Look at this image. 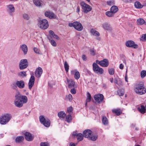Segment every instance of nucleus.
<instances>
[{
  "label": "nucleus",
  "instance_id": "f257e3e1",
  "mask_svg": "<svg viewBox=\"0 0 146 146\" xmlns=\"http://www.w3.org/2000/svg\"><path fill=\"white\" fill-rule=\"evenodd\" d=\"M27 101V98L26 96L22 95L19 92H18L15 95L14 104L16 106L21 108L23 106V104L26 103Z\"/></svg>",
  "mask_w": 146,
  "mask_h": 146
},
{
  "label": "nucleus",
  "instance_id": "f03ea898",
  "mask_svg": "<svg viewBox=\"0 0 146 146\" xmlns=\"http://www.w3.org/2000/svg\"><path fill=\"white\" fill-rule=\"evenodd\" d=\"M135 88V92L138 94L142 95L146 92V88L144 87L143 83L142 82L137 83Z\"/></svg>",
  "mask_w": 146,
  "mask_h": 146
},
{
  "label": "nucleus",
  "instance_id": "7ed1b4c3",
  "mask_svg": "<svg viewBox=\"0 0 146 146\" xmlns=\"http://www.w3.org/2000/svg\"><path fill=\"white\" fill-rule=\"evenodd\" d=\"M11 115L9 113H5L0 116V124L5 125L7 124L12 118Z\"/></svg>",
  "mask_w": 146,
  "mask_h": 146
},
{
  "label": "nucleus",
  "instance_id": "20e7f679",
  "mask_svg": "<svg viewBox=\"0 0 146 146\" xmlns=\"http://www.w3.org/2000/svg\"><path fill=\"white\" fill-rule=\"evenodd\" d=\"M38 25L40 28L43 29H47L48 27L47 20L46 19H43L39 20Z\"/></svg>",
  "mask_w": 146,
  "mask_h": 146
},
{
  "label": "nucleus",
  "instance_id": "39448f33",
  "mask_svg": "<svg viewBox=\"0 0 146 146\" xmlns=\"http://www.w3.org/2000/svg\"><path fill=\"white\" fill-rule=\"evenodd\" d=\"M92 66L93 70L96 73L101 74L104 73L103 69L100 67L96 63H94L92 64Z\"/></svg>",
  "mask_w": 146,
  "mask_h": 146
},
{
  "label": "nucleus",
  "instance_id": "423d86ee",
  "mask_svg": "<svg viewBox=\"0 0 146 146\" xmlns=\"http://www.w3.org/2000/svg\"><path fill=\"white\" fill-rule=\"evenodd\" d=\"M80 5L82 6L84 13H87L91 11L92 8L89 5L86 4L84 1H82L80 3Z\"/></svg>",
  "mask_w": 146,
  "mask_h": 146
},
{
  "label": "nucleus",
  "instance_id": "0eeeda50",
  "mask_svg": "<svg viewBox=\"0 0 146 146\" xmlns=\"http://www.w3.org/2000/svg\"><path fill=\"white\" fill-rule=\"evenodd\" d=\"M39 120L40 122L44 126L48 127L50 125V121L48 119H45L43 116H40L39 117Z\"/></svg>",
  "mask_w": 146,
  "mask_h": 146
},
{
  "label": "nucleus",
  "instance_id": "6e6552de",
  "mask_svg": "<svg viewBox=\"0 0 146 146\" xmlns=\"http://www.w3.org/2000/svg\"><path fill=\"white\" fill-rule=\"evenodd\" d=\"M28 65L27 60L26 59H22L21 60L19 63V69L20 70H23L26 68Z\"/></svg>",
  "mask_w": 146,
  "mask_h": 146
},
{
  "label": "nucleus",
  "instance_id": "1a4fd4ad",
  "mask_svg": "<svg viewBox=\"0 0 146 146\" xmlns=\"http://www.w3.org/2000/svg\"><path fill=\"white\" fill-rule=\"evenodd\" d=\"M94 98L96 102L99 103H101L103 100L104 96L102 94L95 95L94 96Z\"/></svg>",
  "mask_w": 146,
  "mask_h": 146
},
{
  "label": "nucleus",
  "instance_id": "9d476101",
  "mask_svg": "<svg viewBox=\"0 0 146 146\" xmlns=\"http://www.w3.org/2000/svg\"><path fill=\"white\" fill-rule=\"evenodd\" d=\"M67 82L66 84H68V88H71L75 87V82L74 81L71 79H68L66 78Z\"/></svg>",
  "mask_w": 146,
  "mask_h": 146
},
{
  "label": "nucleus",
  "instance_id": "9b49d317",
  "mask_svg": "<svg viewBox=\"0 0 146 146\" xmlns=\"http://www.w3.org/2000/svg\"><path fill=\"white\" fill-rule=\"evenodd\" d=\"M126 46L128 47H133L135 48H138V45L135 44L134 42L132 40H129L125 43Z\"/></svg>",
  "mask_w": 146,
  "mask_h": 146
},
{
  "label": "nucleus",
  "instance_id": "f8f14e48",
  "mask_svg": "<svg viewBox=\"0 0 146 146\" xmlns=\"http://www.w3.org/2000/svg\"><path fill=\"white\" fill-rule=\"evenodd\" d=\"M74 28L77 30L80 31L83 29V27L81 24L78 21L74 22Z\"/></svg>",
  "mask_w": 146,
  "mask_h": 146
},
{
  "label": "nucleus",
  "instance_id": "ddd939ff",
  "mask_svg": "<svg viewBox=\"0 0 146 146\" xmlns=\"http://www.w3.org/2000/svg\"><path fill=\"white\" fill-rule=\"evenodd\" d=\"M45 15L50 19H54L56 18V15L54 13L50 11H47L45 12Z\"/></svg>",
  "mask_w": 146,
  "mask_h": 146
},
{
  "label": "nucleus",
  "instance_id": "4468645a",
  "mask_svg": "<svg viewBox=\"0 0 146 146\" xmlns=\"http://www.w3.org/2000/svg\"><path fill=\"white\" fill-rule=\"evenodd\" d=\"M42 72V70L40 67H38L37 69H36L35 74V76L38 78H39Z\"/></svg>",
  "mask_w": 146,
  "mask_h": 146
},
{
  "label": "nucleus",
  "instance_id": "2eb2a0df",
  "mask_svg": "<svg viewBox=\"0 0 146 146\" xmlns=\"http://www.w3.org/2000/svg\"><path fill=\"white\" fill-rule=\"evenodd\" d=\"M35 80V77L34 76H31L29 79V88L31 89L34 84Z\"/></svg>",
  "mask_w": 146,
  "mask_h": 146
},
{
  "label": "nucleus",
  "instance_id": "dca6fc26",
  "mask_svg": "<svg viewBox=\"0 0 146 146\" xmlns=\"http://www.w3.org/2000/svg\"><path fill=\"white\" fill-rule=\"evenodd\" d=\"M24 135L25 138L27 140L31 141L33 139V137L30 133L26 132L25 133Z\"/></svg>",
  "mask_w": 146,
  "mask_h": 146
},
{
  "label": "nucleus",
  "instance_id": "f3484780",
  "mask_svg": "<svg viewBox=\"0 0 146 146\" xmlns=\"http://www.w3.org/2000/svg\"><path fill=\"white\" fill-rule=\"evenodd\" d=\"M15 84L18 87L21 89L23 88L25 86V82L23 80L17 81Z\"/></svg>",
  "mask_w": 146,
  "mask_h": 146
},
{
  "label": "nucleus",
  "instance_id": "a211bd4d",
  "mask_svg": "<svg viewBox=\"0 0 146 146\" xmlns=\"http://www.w3.org/2000/svg\"><path fill=\"white\" fill-rule=\"evenodd\" d=\"M92 131L90 129H86L83 132V135L85 137L88 138L92 134Z\"/></svg>",
  "mask_w": 146,
  "mask_h": 146
},
{
  "label": "nucleus",
  "instance_id": "6ab92c4d",
  "mask_svg": "<svg viewBox=\"0 0 146 146\" xmlns=\"http://www.w3.org/2000/svg\"><path fill=\"white\" fill-rule=\"evenodd\" d=\"M109 65V61L107 59H104L103 60H101L100 66L103 67H107Z\"/></svg>",
  "mask_w": 146,
  "mask_h": 146
},
{
  "label": "nucleus",
  "instance_id": "aec40b11",
  "mask_svg": "<svg viewBox=\"0 0 146 146\" xmlns=\"http://www.w3.org/2000/svg\"><path fill=\"white\" fill-rule=\"evenodd\" d=\"M20 48L22 50L23 52L24 55L26 54L27 53L28 51V48L27 46L25 44L21 45L20 46Z\"/></svg>",
  "mask_w": 146,
  "mask_h": 146
},
{
  "label": "nucleus",
  "instance_id": "412c9836",
  "mask_svg": "<svg viewBox=\"0 0 146 146\" xmlns=\"http://www.w3.org/2000/svg\"><path fill=\"white\" fill-rule=\"evenodd\" d=\"M8 8V11L9 14L11 15L12 13H13L15 11V8L12 5H9L7 6Z\"/></svg>",
  "mask_w": 146,
  "mask_h": 146
},
{
  "label": "nucleus",
  "instance_id": "4be33fe9",
  "mask_svg": "<svg viewBox=\"0 0 146 146\" xmlns=\"http://www.w3.org/2000/svg\"><path fill=\"white\" fill-rule=\"evenodd\" d=\"M74 77L75 78L76 80L78 79L80 77V74L79 72L78 71H76L75 72L74 70L72 71L71 72V74H74Z\"/></svg>",
  "mask_w": 146,
  "mask_h": 146
},
{
  "label": "nucleus",
  "instance_id": "5701e85b",
  "mask_svg": "<svg viewBox=\"0 0 146 146\" xmlns=\"http://www.w3.org/2000/svg\"><path fill=\"white\" fill-rule=\"evenodd\" d=\"M102 27L106 30H110L111 29L110 25L107 23H105L103 24Z\"/></svg>",
  "mask_w": 146,
  "mask_h": 146
},
{
  "label": "nucleus",
  "instance_id": "b1692460",
  "mask_svg": "<svg viewBox=\"0 0 146 146\" xmlns=\"http://www.w3.org/2000/svg\"><path fill=\"white\" fill-rule=\"evenodd\" d=\"M137 22L138 25H141L144 23L146 25V22H145L144 20L142 18L138 19L137 20Z\"/></svg>",
  "mask_w": 146,
  "mask_h": 146
},
{
  "label": "nucleus",
  "instance_id": "393cba45",
  "mask_svg": "<svg viewBox=\"0 0 146 146\" xmlns=\"http://www.w3.org/2000/svg\"><path fill=\"white\" fill-rule=\"evenodd\" d=\"M90 33L93 35L98 36L100 35L99 33L94 29H92L90 31Z\"/></svg>",
  "mask_w": 146,
  "mask_h": 146
},
{
  "label": "nucleus",
  "instance_id": "a878e982",
  "mask_svg": "<svg viewBox=\"0 0 146 146\" xmlns=\"http://www.w3.org/2000/svg\"><path fill=\"white\" fill-rule=\"evenodd\" d=\"M134 6L135 8L140 9L143 7V5H142L141 3L139 2H136L134 3Z\"/></svg>",
  "mask_w": 146,
  "mask_h": 146
},
{
  "label": "nucleus",
  "instance_id": "bb28decb",
  "mask_svg": "<svg viewBox=\"0 0 146 146\" xmlns=\"http://www.w3.org/2000/svg\"><path fill=\"white\" fill-rule=\"evenodd\" d=\"M113 113H115L117 115H119L122 113V111L120 109H114L112 110Z\"/></svg>",
  "mask_w": 146,
  "mask_h": 146
},
{
  "label": "nucleus",
  "instance_id": "cd10ccee",
  "mask_svg": "<svg viewBox=\"0 0 146 146\" xmlns=\"http://www.w3.org/2000/svg\"><path fill=\"white\" fill-rule=\"evenodd\" d=\"M118 10L117 7L115 6H112L110 9V11L113 14L117 12Z\"/></svg>",
  "mask_w": 146,
  "mask_h": 146
},
{
  "label": "nucleus",
  "instance_id": "c85d7f7f",
  "mask_svg": "<svg viewBox=\"0 0 146 146\" xmlns=\"http://www.w3.org/2000/svg\"><path fill=\"white\" fill-rule=\"evenodd\" d=\"M58 116L60 118H64L66 116V114L64 111H61L58 113Z\"/></svg>",
  "mask_w": 146,
  "mask_h": 146
},
{
  "label": "nucleus",
  "instance_id": "c756f323",
  "mask_svg": "<svg viewBox=\"0 0 146 146\" xmlns=\"http://www.w3.org/2000/svg\"><path fill=\"white\" fill-rule=\"evenodd\" d=\"M83 135L82 133H78L76 137L78 141L79 142L82 141L83 139Z\"/></svg>",
  "mask_w": 146,
  "mask_h": 146
},
{
  "label": "nucleus",
  "instance_id": "7c9ffc66",
  "mask_svg": "<svg viewBox=\"0 0 146 146\" xmlns=\"http://www.w3.org/2000/svg\"><path fill=\"white\" fill-rule=\"evenodd\" d=\"M34 4L37 6H40L42 4V1L40 0H33Z\"/></svg>",
  "mask_w": 146,
  "mask_h": 146
},
{
  "label": "nucleus",
  "instance_id": "2f4dec72",
  "mask_svg": "<svg viewBox=\"0 0 146 146\" xmlns=\"http://www.w3.org/2000/svg\"><path fill=\"white\" fill-rule=\"evenodd\" d=\"M24 139V137L22 136H18L15 139L16 143H20Z\"/></svg>",
  "mask_w": 146,
  "mask_h": 146
},
{
  "label": "nucleus",
  "instance_id": "473e14b6",
  "mask_svg": "<svg viewBox=\"0 0 146 146\" xmlns=\"http://www.w3.org/2000/svg\"><path fill=\"white\" fill-rule=\"evenodd\" d=\"M138 109L142 113L144 114L145 113V109L143 106H141L140 107L138 108Z\"/></svg>",
  "mask_w": 146,
  "mask_h": 146
},
{
  "label": "nucleus",
  "instance_id": "72a5a7b5",
  "mask_svg": "<svg viewBox=\"0 0 146 146\" xmlns=\"http://www.w3.org/2000/svg\"><path fill=\"white\" fill-rule=\"evenodd\" d=\"M18 74L19 76L23 78L26 77L27 76L26 72L25 71L19 72L18 73Z\"/></svg>",
  "mask_w": 146,
  "mask_h": 146
},
{
  "label": "nucleus",
  "instance_id": "f704fd0d",
  "mask_svg": "<svg viewBox=\"0 0 146 146\" xmlns=\"http://www.w3.org/2000/svg\"><path fill=\"white\" fill-rule=\"evenodd\" d=\"M102 121L103 124L104 125H107L108 123V121L107 118L105 116L102 117Z\"/></svg>",
  "mask_w": 146,
  "mask_h": 146
},
{
  "label": "nucleus",
  "instance_id": "c9c22d12",
  "mask_svg": "<svg viewBox=\"0 0 146 146\" xmlns=\"http://www.w3.org/2000/svg\"><path fill=\"white\" fill-rule=\"evenodd\" d=\"M64 66L66 72H68L69 69V66L66 61L65 62L64 64Z\"/></svg>",
  "mask_w": 146,
  "mask_h": 146
},
{
  "label": "nucleus",
  "instance_id": "e433bc0d",
  "mask_svg": "<svg viewBox=\"0 0 146 146\" xmlns=\"http://www.w3.org/2000/svg\"><path fill=\"white\" fill-rule=\"evenodd\" d=\"M114 83L115 84H117L119 86L121 85L122 82L120 80H118L116 78H115L114 79Z\"/></svg>",
  "mask_w": 146,
  "mask_h": 146
},
{
  "label": "nucleus",
  "instance_id": "4c0bfd02",
  "mask_svg": "<svg viewBox=\"0 0 146 146\" xmlns=\"http://www.w3.org/2000/svg\"><path fill=\"white\" fill-rule=\"evenodd\" d=\"M117 94L119 96H123L124 94V90L123 89L119 90L117 92Z\"/></svg>",
  "mask_w": 146,
  "mask_h": 146
},
{
  "label": "nucleus",
  "instance_id": "58836bf2",
  "mask_svg": "<svg viewBox=\"0 0 146 146\" xmlns=\"http://www.w3.org/2000/svg\"><path fill=\"white\" fill-rule=\"evenodd\" d=\"M106 15L109 17H111L113 16L114 14L111 11H108L106 13Z\"/></svg>",
  "mask_w": 146,
  "mask_h": 146
},
{
  "label": "nucleus",
  "instance_id": "ea45409f",
  "mask_svg": "<svg viewBox=\"0 0 146 146\" xmlns=\"http://www.w3.org/2000/svg\"><path fill=\"white\" fill-rule=\"evenodd\" d=\"M23 17L25 19L28 20L30 19V16L27 14L24 13L23 14Z\"/></svg>",
  "mask_w": 146,
  "mask_h": 146
},
{
  "label": "nucleus",
  "instance_id": "a19ab883",
  "mask_svg": "<svg viewBox=\"0 0 146 146\" xmlns=\"http://www.w3.org/2000/svg\"><path fill=\"white\" fill-rule=\"evenodd\" d=\"M87 98L86 100V102H89L91 100V95L89 92H87Z\"/></svg>",
  "mask_w": 146,
  "mask_h": 146
},
{
  "label": "nucleus",
  "instance_id": "79ce46f5",
  "mask_svg": "<svg viewBox=\"0 0 146 146\" xmlns=\"http://www.w3.org/2000/svg\"><path fill=\"white\" fill-rule=\"evenodd\" d=\"M48 38L49 40L50 41V42L51 44L53 46L55 47L56 46V43L55 41L53 40L50 39L49 37H48Z\"/></svg>",
  "mask_w": 146,
  "mask_h": 146
},
{
  "label": "nucleus",
  "instance_id": "37998d69",
  "mask_svg": "<svg viewBox=\"0 0 146 146\" xmlns=\"http://www.w3.org/2000/svg\"><path fill=\"white\" fill-rule=\"evenodd\" d=\"M97 136L96 135H92L89 137V139L92 141H95L97 139Z\"/></svg>",
  "mask_w": 146,
  "mask_h": 146
},
{
  "label": "nucleus",
  "instance_id": "c03bdc74",
  "mask_svg": "<svg viewBox=\"0 0 146 146\" xmlns=\"http://www.w3.org/2000/svg\"><path fill=\"white\" fill-rule=\"evenodd\" d=\"M72 120V116L70 114H68L66 118V121L68 122H71Z\"/></svg>",
  "mask_w": 146,
  "mask_h": 146
},
{
  "label": "nucleus",
  "instance_id": "a18cd8bd",
  "mask_svg": "<svg viewBox=\"0 0 146 146\" xmlns=\"http://www.w3.org/2000/svg\"><path fill=\"white\" fill-rule=\"evenodd\" d=\"M107 4L108 5L111 6L115 4V2L113 0H111L107 1Z\"/></svg>",
  "mask_w": 146,
  "mask_h": 146
},
{
  "label": "nucleus",
  "instance_id": "49530a36",
  "mask_svg": "<svg viewBox=\"0 0 146 146\" xmlns=\"http://www.w3.org/2000/svg\"><path fill=\"white\" fill-rule=\"evenodd\" d=\"M146 76V71L143 70L142 71L141 73V78H143Z\"/></svg>",
  "mask_w": 146,
  "mask_h": 146
},
{
  "label": "nucleus",
  "instance_id": "de8ad7c7",
  "mask_svg": "<svg viewBox=\"0 0 146 146\" xmlns=\"http://www.w3.org/2000/svg\"><path fill=\"white\" fill-rule=\"evenodd\" d=\"M108 72L110 75H113L114 74V70L113 68H110L108 69Z\"/></svg>",
  "mask_w": 146,
  "mask_h": 146
},
{
  "label": "nucleus",
  "instance_id": "09e8293b",
  "mask_svg": "<svg viewBox=\"0 0 146 146\" xmlns=\"http://www.w3.org/2000/svg\"><path fill=\"white\" fill-rule=\"evenodd\" d=\"M73 108L72 106H70L67 108V111L68 113L70 114L71 113H72Z\"/></svg>",
  "mask_w": 146,
  "mask_h": 146
},
{
  "label": "nucleus",
  "instance_id": "8fccbe9b",
  "mask_svg": "<svg viewBox=\"0 0 146 146\" xmlns=\"http://www.w3.org/2000/svg\"><path fill=\"white\" fill-rule=\"evenodd\" d=\"M90 54L92 56H94L96 54L95 51L94 50V48L90 49Z\"/></svg>",
  "mask_w": 146,
  "mask_h": 146
},
{
  "label": "nucleus",
  "instance_id": "3c124183",
  "mask_svg": "<svg viewBox=\"0 0 146 146\" xmlns=\"http://www.w3.org/2000/svg\"><path fill=\"white\" fill-rule=\"evenodd\" d=\"M141 38V40H142L144 41H146V34L143 35Z\"/></svg>",
  "mask_w": 146,
  "mask_h": 146
},
{
  "label": "nucleus",
  "instance_id": "603ef678",
  "mask_svg": "<svg viewBox=\"0 0 146 146\" xmlns=\"http://www.w3.org/2000/svg\"><path fill=\"white\" fill-rule=\"evenodd\" d=\"M67 98L70 101H71L72 100V97L71 94H69L67 96Z\"/></svg>",
  "mask_w": 146,
  "mask_h": 146
},
{
  "label": "nucleus",
  "instance_id": "864d4df0",
  "mask_svg": "<svg viewBox=\"0 0 146 146\" xmlns=\"http://www.w3.org/2000/svg\"><path fill=\"white\" fill-rule=\"evenodd\" d=\"M34 51L35 53L37 54H40V50L38 49L37 48L35 47L34 48Z\"/></svg>",
  "mask_w": 146,
  "mask_h": 146
},
{
  "label": "nucleus",
  "instance_id": "5fc2aeb1",
  "mask_svg": "<svg viewBox=\"0 0 146 146\" xmlns=\"http://www.w3.org/2000/svg\"><path fill=\"white\" fill-rule=\"evenodd\" d=\"M40 146H49L48 143L46 142H42L40 143Z\"/></svg>",
  "mask_w": 146,
  "mask_h": 146
},
{
  "label": "nucleus",
  "instance_id": "6e6d98bb",
  "mask_svg": "<svg viewBox=\"0 0 146 146\" xmlns=\"http://www.w3.org/2000/svg\"><path fill=\"white\" fill-rule=\"evenodd\" d=\"M70 92L72 94H75L76 93V90L74 88H72L70 90Z\"/></svg>",
  "mask_w": 146,
  "mask_h": 146
},
{
  "label": "nucleus",
  "instance_id": "4d7b16f0",
  "mask_svg": "<svg viewBox=\"0 0 146 146\" xmlns=\"http://www.w3.org/2000/svg\"><path fill=\"white\" fill-rule=\"evenodd\" d=\"M82 59L84 61L87 60V57L85 55H83L82 56Z\"/></svg>",
  "mask_w": 146,
  "mask_h": 146
},
{
  "label": "nucleus",
  "instance_id": "13d9d810",
  "mask_svg": "<svg viewBox=\"0 0 146 146\" xmlns=\"http://www.w3.org/2000/svg\"><path fill=\"white\" fill-rule=\"evenodd\" d=\"M74 22L73 23H69L68 24V25L70 27H74Z\"/></svg>",
  "mask_w": 146,
  "mask_h": 146
},
{
  "label": "nucleus",
  "instance_id": "bf43d9fd",
  "mask_svg": "<svg viewBox=\"0 0 146 146\" xmlns=\"http://www.w3.org/2000/svg\"><path fill=\"white\" fill-rule=\"evenodd\" d=\"M78 134L76 132H74L73 133L72 135L74 137L75 136L76 137Z\"/></svg>",
  "mask_w": 146,
  "mask_h": 146
},
{
  "label": "nucleus",
  "instance_id": "052dcab7",
  "mask_svg": "<svg viewBox=\"0 0 146 146\" xmlns=\"http://www.w3.org/2000/svg\"><path fill=\"white\" fill-rule=\"evenodd\" d=\"M53 36L54 37L53 38H56L57 40H58L59 39V37L57 35L55 34V35H54V36Z\"/></svg>",
  "mask_w": 146,
  "mask_h": 146
},
{
  "label": "nucleus",
  "instance_id": "680f3d73",
  "mask_svg": "<svg viewBox=\"0 0 146 146\" xmlns=\"http://www.w3.org/2000/svg\"><path fill=\"white\" fill-rule=\"evenodd\" d=\"M124 66L122 64H121L119 66V68L121 69H123V68Z\"/></svg>",
  "mask_w": 146,
  "mask_h": 146
},
{
  "label": "nucleus",
  "instance_id": "e2e57ef3",
  "mask_svg": "<svg viewBox=\"0 0 146 146\" xmlns=\"http://www.w3.org/2000/svg\"><path fill=\"white\" fill-rule=\"evenodd\" d=\"M96 64H99L100 66L101 65V61H100L98 60H96Z\"/></svg>",
  "mask_w": 146,
  "mask_h": 146
},
{
  "label": "nucleus",
  "instance_id": "0e129e2a",
  "mask_svg": "<svg viewBox=\"0 0 146 146\" xmlns=\"http://www.w3.org/2000/svg\"><path fill=\"white\" fill-rule=\"evenodd\" d=\"M49 33V34L50 35V36H51V35H52L54 33V32L52 31H51V30L50 31Z\"/></svg>",
  "mask_w": 146,
  "mask_h": 146
},
{
  "label": "nucleus",
  "instance_id": "69168bd1",
  "mask_svg": "<svg viewBox=\"0 0 146 146\" xmlns=\"http://www.w3.org/2000/svg\"><path fill=\"white\" fill-rule=\"evenodd\" d=\"M80 11V8L79 6H77L76 8V12L77 13H79Z\"/></svg>",
  "mask_w": 146,
  "mask_h": 146
},
{
  "label": "nucleus",
  "instance_id": "338daca9",
  "mask_svg": "<svg viewBox=\"0 0 146 146\" xmlns=\"http://www.w3.org/2000/svg\"><path fill=\"white\" fill-rule=\"evenodd\" d=\"M69 146H75V145L74 143L71 142L70 143Z\"/></svg>",
  "mask_w": 146,
  "mask_h": 146
},
{
  "label": "nucleus",
  "instance_id": "774afa93",
  "mask_svg": "<svg viewBox=\"0 0 146 146\" xmlns=\"http://www.w3.org/2000/svg\"><path fill=\"white\" fill-rule=\"evenodd\" d=\"M113 78H110V81L111 83H113Z\"/></svg>",
  "mask_w": 146,
  "mask_h": 146
}]
</instances>
